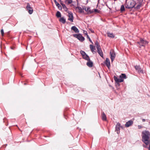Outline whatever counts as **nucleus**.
Returning <instances> with one entry per match:
<instances>
[{
  "instance_id": "1",
  "label": "nucleus",
  "mask_w": 150,
  "mask_h": 150,
  "mask_svg": "<svg viewBox=\"0 0 150 150\" xmlns=\"http://www.w3.org/2000/svg\"><path fill=\"white\" fill-rule=\"evenodd\" d=\"M142 141L146 145H144L143 146L147 148V146L149 144L150 141V132L148 131H144L142 132Z\"/></svg>"
},
{
  "instance_id": "2",
  "label": "nucleus",
  "mask_w": 150,
  "mask_h": 150,
  "mask_svg": "<svg viewBox=\"0 0 150 150\" xmlns=\"http://www.w3.org/2000/svg\"><path fill=\"white\" fill-rule=\"evenodd\" d=\"M136 4V2L134 1L130 0L127 2L126 1L125 5L126 8L129 9L134 7Z\"/></svg>"
},
{
  "instance_id": "3",
  "label": "nucleus",
  "mask_w": 150,
  "mask_h": 150,
  "mask_svg": "<svg viewBox=\"0 0 150 150\" xmlns=\"http://www.w3.org/2000/svg\"><path fill=\"white\" fill-rule=\"evenodd\" d=\"M148 42L142 38H140L139 41L137 42V43L139 45L140 47H141L142 46L145 47L148 44Z\"/></svg>"
},
{
  "instance_id": "4",
  "label": "nucleus",
  "mask_w": 150,
  "mask_h": 150,
  "mask_svg": "<svg viewBox=\"0 0 150 150\" xmlns=\"http://www.w3.org/2000/svg\"><path fill=\"white\" fill-rule=\"evenodd\" d=\"M73 36L74 37L77 38L78 40L81 42L85 40L84 38L80 34L78 35L76 34H74Z\"/></svg>"
},
{
  "instance_id": "5",
  "label": "nucleus",
  "mask_w": 150,
  "mask_h": 150,
  "mask_svg": "<svg viewBox=\"0 0 150 150\" xmlns=\"http://www.w3.org/2000/svg\"><path fill=\"white\" fill-rule=\"evenodd\" d=\"M110 59L111 61L112 62L114 60L115 57V54L114 51L112 50H111L110 52Z\"/></svg>"
},
{
  "instance_id": "6",
  "label": "nucleus",
  "mask_w": 150,
  "mask_h": 150,
  "mask_svg": "<svg viewBox=\"0 0 150 150\" xmlns=\"http://www.w3.org/2000/svg\"><path fill=\"white\" fill-rule=\"evenodd\" d=\"M134 68L136 71L139 73H143V71L140 68L139 65H136L134 66Z\"/></svg>"
},
{
  "instance_id": "7",
  "label": "nucleus",
  "mask_w": 150,
  "mask_h": 150,
  "mask_svg": "<svg viewBox=\"0 0 150 150\" xmlns=\"http://www.w3.org/2000/svg\"><path fill=\"white\" fill-rule=\"evenodd\" d=\"M26 8L30 14H31L33 13V8L31 7L30 5L28 3L27 4Z\"/></svg>"
},
{
  "instance_id": "8",
  "label": "nucleus",
  "mask_w": 150,
  "mask_h": 150,
  "mask_svg": "<svg viewBox=\"0 0 150 150\" xmlns=\"http://www.w3.org/2000/svg\"><path fill=\"white\" fill-rule=\"evenodd\" d=\"M120 124L119 123H117L116 125L115 131L117 132V134L120 133Z\"/></svg>"
},
{
  "instance_id": "9",
  "label": "nucleus",
  "mask_w": 150,
  "mask_h": 150,
  "mask_svg": "<svg viewBox=\"0 0 150 150\" xmlns=\"http://www.w3.org/2000/svg\"><path fill=\"white\" fill-rule=\"evenodd\" d=\"M114 79L115 81L117 83H119L122 82L123 81V79L122 78H118L116 76H114Z\"/></svg>"
},
{
  "instance_id": "10",
  "label": "nucleus",
  "mask_w": 150,
  "mask_h": 150,
  "mask_svg": "<svg viewBox=\"0 0 150 150\" xmlns=\"http://www.w3.org/2000/svg\"><path fill=\"white\" fill-rule=\"evenodd\" d=\"M83 9L87 12L88 13H93V11L90 9V8L89 7H84L83 8Z\"/></svg>"
},
{
  "instance_id": "11",
  "label": "nucleus",
  "mask_w": 150,
  "mask_h": 150,
  "mask_svg": "<svg viewBox=\"0 0 150 150\" xmlns=\"http://www.w3.org/2000/svg\"><path fill=\"white\" fill-rule=\"evenodd\" d=\"M97 52L101 57H103V52L101 50V49L100 47H97Z\"/></svg>"
},
{
  "instance_id": "12",
  "label": "nucleus",
  "mask_w": 150,
  "mask_h": 150,
  "mask_svg": "<svg viewBox=\"0 0 150 150\" xmlns=\"http://www.w3.org/2000/svg\"><path fill=\"white\" fill-rule=\"evenodd\" d=\"M104 63L107 66V67L109 68L110 66V62L109 59L108 58H106V60L104 62Z\"/></svg>"
},
{
  "instance_id": "13",
  "label": "nucleus",
  "mask_w": 150,
  "mask_h": 150,
  "mask_svg": "<svg viewBox=\"0 0 150 150\" xmlns=\"http://www.w3.org/2000/svg\"><path fill=\"white\" fill-rule=\"evenodd\" d=\"M133 123V122L131 120H130L126 122L125 124V126L127 127H129L132 125Z\"/></svg>"
},
{
  "instance_id": "14",
  "label": "nucleus",
  "mask_w": 150,
  "mask_h": 150,
  "mask_svg": "<svg viewBox=\"0 0 150 150\" xmlns=\"http://www.w3.org/2000/svg\"><path fill=\"white\" fill-rule=\"evenodd\" d=\"M68 16L69 17L68 20L71 22H73V16L72 13L71 12L69 13Z\"/></svg>"
},
{
  "instance_id": "15",
  "label": "nucleus",
  "mask_w": 150,
  "mask_h": 150,
  "mask_svg": "<svg viewBox=\"0 0 150 150\" xmlns=\"http://www.w3.org/2000/svg\"><path fill=\"white\" fill-rule=\"evenodd\" d=\"M142 1L140 0V1H139V3H138L135 5H137L135 7H134V8L137 9H139L140 8V7L142 6Z\"/></svg>"
},
{
  "instance_id": "16",
  "label": "nucleus",
  "mask_w": 150,
  "mask_h": 150,
  "mask_svg": "<svg viewBox=\"0 0 150 150\" xmlns=\"http://www.w3.org/2000/svg\"><path fill=\"white\" fill-rule=\"evenodd\" d=\"M88 61L87 63L86 64L89 67H93V63L92 61H91L90 60H88Z\"/></svg>"
},
{
  "instance_id": "17",
  "label": "nucleus",
  "mask_w": 150,
  "mask_h": 150,
  "mask_svg": "<svg viewBox=\"0 0 150 150\" xmlns=\"http://www.w3.org/2000/svg\"><path fill=\"white\" fill-rule=\"evenodd\" d=\"M71 29L73 30L76 33H78L79 31L78 29L75 26H73L71 28Z\"/></svg>"
},
{
  "instance_id": "18",
  "label": "nucleus",
  "mask_w": 150,
  "mask_h": 150,
  "mask_svg": "<svg viewBox=\"0 0 150 150\" xmlns=\"http://www.w3.org/2000/svg\"><path fill=\"white\" fill-rule=\"evenodd\" d=\"M102 119L103 121H106L107 120L106 116L105 114L104 113V112H103L102 115Z\"/></svg>"
},
{
  "instance_id": "19",
  "label": "nucleus",
  "mask_w": 150,
  "mask_h": 150,
  "mask_svg": "<svg viewBox=\"0 0 150 150\" xmlns=\"http://www.w3.org/2000/svg\"><path fill=\"white\" fill-rule=\"evenodd\" d=\"M54 1L56 5L58 6V8L59 9L62 8V6L58 2H57L56 0H54Z\"/></svg>"
},
{
  "instance_id": "20",
  "label": "nucleus",
  "mask_w": 150,
  "mask_h": 150,
  "mask_svg": "<svg viewBox=\"0 0 150 150\" xmlns=\"http://www.w3.org/2000/svg\"><path fill=\"white\" fill-rule=\"evenodd\" d=\"M90 48L92 52L94 53V52H96L95 51H94V50H96L95 48H94V46L92 45H90Z\"/></svg>"
},
{
  "instance_id": "21",
  "label": "nucleus",
  "mask_w": 150,
  "mask_h": 150,
  "mask_svg": "<svg viewBox=\"0 0 150 150\" xmlns=\"http://www.w3.org/2000/svg\"><path fill=\"white\" fill-rule=\"evenodd\" d=\"M59 21L63 24H64L66 22V19L64 17H61L59 19Z\"/></svg>"
},
{
  "instance_id": "22",
  "label": "nucleus",
  "mask_w": 150,
  "mask_h": 150,
  "mask_svg": "<svg viewBox=\"0 0 150 150\" xmlns=\"http://www.w3.org/2000/svg\"><path fill=\"white\" fill-rule=\"evenodd\" d=\"M83 59L86 60H90V58L86 54L83 57Z\"/></svg>"
},
{
  "instance_id": "23",
  "label": "nucleus",
  "mask_w": 150,
  "mask_h": 150,
  "mask_svg": "<svg viewBox=\"0 0 150 150\" xmlns=\"http://www.w3.org/2000/svg\"><path fill=\"white\" fill-rule=\"evenodd\" d=\"M108 36L110 38H114L115 37V35L112 33H107Z\"/></svg>"
},
{
  "instance_id": "24",
  "label": "nucleus",
  "mask_w": 150,
  "mask_h": 150,
  "mask_svg": "<svg viewBox=\"0 0 150 150\" xmlns=\"http://www.w3.org/2000/svg\"><path fill=\"white\" fill-rule=\"evenodd\" d=\"M79 10V12L81 13H84V11H83V8L82 9L80 7L78 6L77 8Z\"/></svg>"
},
{
  "instance_id": "25",
  "label": "nucleus",
  "mask_w": 150,
  "mask_h": 150,
  "mask_svg": "<svg viewBox=\"0 0 150 150\" xmlns=\"http://www.w3.org/2000/svg\"><path fill=\"white\" fill-rule=\"evenodd\" d=\"M120 78L125 79L126 78V76L125 74H122L120 76Z\"/></svg>"
},
{
  "instance_id": "26",
  "label": "nucleus",
  "mask_w": 150,
  "mask_h": 150,
  "mask_svg": "<svg viewBox=\"0 0 150 150\" xmlns=\"http://www.w3.org/2000/svg\"><path fill=\"white\" fill-rule=\"evenodd\" d=\"M56 16L58 18L61 17V14L59 11H58L57 12L56 14Z\"/></svg>"
},
{
  "instance_id": "27",
  "label": "nucleus",
  "mask_w": 150,
  "mask_h": 150,
  "mask_svg": "<svg viewBox=\"0 0 150 150\" xmlns=\"http://www.w3.org/2000/svg\"><path fill=\"white\" fill-rule=\"evenodd\" d=\"M95 45L96 46V48H97V47H100V45H99V43L98 41H96L95 43Z\"/></svg>"
},
{
  "instance_id": "28",
  "label": "nucleus",
  "mask_w": 150,
  "mask_h": 150,
  "mask_svg": "<svg viewBox=\"0 0 150 150\" xmlns=\"http://www.w3.org/2000/svg\"><path fill=\"white\" fill-rule=\"evenodd\" d=\"M62 5L64 9L65 10V11H67V7L65 5V4H62Z\"/></svg>"
},
{
  "instance_id": "29",
  "label": "nucleus",
  "mask_w": 150,
  "mask_h": 150,
  "mask_svg": "<svg viewBox=\"0 0 150 150\" xmlns=\"http://www.w3.org/2000/svg\"><path fill=\"white\" fill-rule=\"evenodd\" d=\"M80 53L82 55V57L86 54V53L83 51L81 50L80 51Z\"/></svg>"
},
{
  "instance_id": "30",
  "label": "nucleus",
  "mask_w": 150,
  "mask_h": 150,
  "mask_svg": "<svg viewBox=\"0 0 150 150\" xmlns=\"http://www.w3.org/2000/svg\"><path fill=\"white\" fill-rule=\"evenodd\" d=\"M125 7H124V5H122L121 6V8H120V10L121 11H123L125 10Z\"/></svg>"
},
{
  "instance_id": "31",
  "label": "nucleus",
  "mask_w": 150,
  "mask_h": 150,
  "mask_svg": "<svg viewBox=\"0 0 150 150\" xmlns=\"http://www.w3.org/2000/svg\"><path fill=\"white\" fill-rule=\"evenodd\" d=\"M92 11H93V12L99 13V11L97 9H92Z\"/></svg>"
},
{
  "instance_id": "32",
  "label": "nucleus",
  "mask_w": 150,
  "mask_h": 150,
  "mask_svg": "<svg viewBox=\"0 0 150 150\" xmlns=\"http://www.w3.org/2000/svg\"><path fill=\"white\" fill-rule=\"evenodd\" d=\"M66 1H67L68 4H70L72 2V0H66Z\"/></svg>"
},
{
  "instance_id": "33",
  "label": "nucleus",
  "mask_w": 150,
  "mask_h": 150,
  "mask_svg": "<svg viewBox=\"0 0 150 150\" xmlns=\"http://www.w3.org/2000/svg\"><path fill=\"white\" fill-rule=\"evenodd\" d=\"M87 38L88 39H89V41H90V42H91V43H92V44H93V42H92V41H91V39L89 37V36L88 35H87Z\"/></svg>"
},
{
  "instance_id": "34",
  "label": "nucleus",
  "mask_w": 150,
  "mask_h": 150,
  "mask_svg": "<svg viewBox=\"0 0 150 150\" xmlns=\"http://www.w3.org/2000/svg\"><path fill=\"white\" fill-rule=\"evenodd\" d=\"M1 33L2 36H3L4 35V30L3 29H2L1 31Z\"/></svg>"
},
{
  "instance_id": "35",
  "label": "nucleus",
  "mask_w": 150,
  "mask_h": 150,
  "mask_svg": "<svg viewBox=\"0 0 150 150\" xmlns=\"http://www.w3.org/2000/svg\"><path fill=\"white\" fill-rule=\"evenodd\" d=\"M138 129H140L142 127L141 125H138Z\"/></svg>"
},
{
  "instance_id": "36",
  "label": "nucleus",
  "mask_w": 150,
  "mask_h": 150,
  "mask_svg": "<svg viewBox=\"0 0 150 150\" xmlns=\"http://www.w3.org/2000/svg\"><path fill=\"white\" fill-rule=\"evenodd\" d=\"M83 32H84V34H85L87 36V35H88V34H87V31H84Z\"/></svg>"
},
{
  "instance_id": "37",
  "label": "nucleus",
  "mask_w": 150,
  "mask_h": 150,
  "mask_svg": "<svg viewBox=\"0 0 150 150\" xmlns=\"http://www.w3.org/2000/svg\"><path fill=\"white\" fill-rule=\"evenodd\" d=\"M149 147H148V149H149V150H150V142H149Z\"/></svg>"
},
{
  "instance_id": "38",
  "label": "nucleus",
  "mask_w": 150,
  "mask_h": 150,
  "mask_svg": "<svg viewBox=\"0 0 150 150\" xmlns=\"http://www.w3.org/2000/svg\"><path fill=\"white\" fill-rule=\"evenodd\" d=\"M90 30L91 31V32L92 33H93L94 32V31L92 30L91 29H90Z\"/></svg>"
},
{
  "instance_id": "39",
  "label": "nucleus",
  "mask_w": 150,
  "mask_h": 150,
  "mask_svg": "<svg viewBox=\"0 0 150 150\" xmlns=\"http://www.w3.org/2000/svg\"><path fill=\"white\" fill-rule=\"evenodd\" d=\"M142 121H143V122H145V119H143L142 120Z\"/></svg>"
}]
</instances>
